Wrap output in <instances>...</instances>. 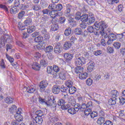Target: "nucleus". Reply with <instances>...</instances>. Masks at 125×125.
Segmentation results:
<instances>
[{
	"mask_svg": "<svg viewBox=\"0 0 125 125\" xmlns=\"http://www.w3.org/2000/svg\"><path fill=\"white\" fill-rule=\"evenodd\" d=\"M49 14L52 18H53V20H56V21L57 22L58 21V19L56 18L57 16H59V13L57 11V10H54L50 11L49 13Z\"/></svg>",
	"mask_w": 125,
	"mask_h": 125,
	"instance_id": "7",
	"label": "nucleus"
},
{
	"mask_svg": "<svg viewBox=\"0 0 125 125\" xmlns=\"http://www.w3.org/2000/svg\"><path fill=\"white\" fill-rule=\"evenodd\" d=\"M32 18H27L26 20L24 21V23L25 26H30V25H32Z\"/></svg>",
	"mask_w": 125,
	"mask_h": 125,
	"instance_id": "23",
	"label": "nucleus"
},
{
	"mask_svg": "<svg viewBox=\"0 0 125 125\" xmlns=\"http://www.w3.org/2000/svg\"><path fill=\"white\" fill-rule=\"evenodd\" d=\"M59 74V77L61 80H66L67 77V71L64 69H61Z\"/></svg>",
	"mask_w": 125,
	"mask_h": 125,
	"instance_id": "10",
	"label": "nucleus"
},
{
	"mask_svg": "<svg viewBox=\"0 0 125 125\" xmlns=\"http://www.w3.org/2000/svg\"><path fill=\"white\" fill-rule=\"evenodd\" d=\"M60 90L62 92L65 93H66L67 91L69 90V88L65 87L63 85H62L61 86V87H60Z\"/></svg>",
	"mask_w": 125,
	"mask_h": 125,
	"instance_id": "44",
	"label": "nucleus"
},
{
	"mask_svg": "<svg viewBox=\"0 0 125 125\" xmlns=\"http://www.w3.org/2000/svg\"><path fill=\"white\" fill-rule=\"evenodd\" d=\"M74 108L76 112H79V111H80V110L81 111V105L79 104H76L74 105Z\"/></svg>",
	"mask_w": 125,
	"mask_h": 125,
	"instance_id": "48",
	"label": "nucleus"
},
{
	"mask_svg": "<svg viewBox=\"0 0 125 125\" xmlns=\"http://www.w3.org/2000/svg\"><path fill=\"white\" fill-rule=\"evenodd\" d=\"M125 33H123L121 34H118L117 35V39L118 41V42H125Z\"/></svg>",
	"mask_w": 125,
	"mask_h": 125,
	"instance_id": "11",
	"label": "nucleus"
},
{
	"mask_svg": "<svg viewBox=\"0 0 125 125\" xmlns=\"http://www.w3.org/2000/svg\"><path fill=\"white\" fill-rule=\"evenodd\" d=\"M47 85H48V82L47 81L43 80L40 82L39 84L40 91L43 92L46 89Z\"/></svg>",
	"mask_w": 125,
	"mask_h": 125,
	"instance_id": "5",
	"label": "nucleus"
},
{
	"mask_svg": "<svg viewBox=\"0 0 125 125\" xmlns=\"http://www.w3.org/2000/svg\"><path fill=\"white\" fill-rule=\"evenodd\" d=\"M32 9L33 10H34L35 11H38V10H41L42 9V7H41V6L40 5H33L32 7Z\"/></svg>",
	"mask_w": 125,
	"mask_h": 125,
	"instance_id": "31",
	"label": "nucleus"
},
{
	"mask_svg": "<svg viewBox=\"0 0 125 125\" xmlns=\"http://www.w3.org/2000/svg\"><path fill=\"white\" fill-rule=\"evenodd\" d=\"M103 125H113V122L111 121L107 120L104 124Z\"/></svg>",
	"mask_w": 125,
	"mask_h": 125,
	"instance_id": "64",
	"label": "nucleus"
},
{
	"mask_svg": "<svg viewBox=\"0 0 125 125\" xmlns=\"http://www.w3.org/2000/svg\"><path fill=\"white\" fill-rule=\"evenodd\" d=\"M56 7V5L54 3L53 4L52 3L50 4L48 6L49 9H51V10H52L53 9L55 10Z\"/></svg>",
	"mask_w": 125,
	"mask_h": 125,
	"instance_id": "60",
	"label": "nucleus"
},
{
	"mask_svg": "<svg viewBox=\"0 0 125 125\" xmlns=\"http://www.w3.org/2000/svg\"><path fill=\"white\" fill-rule=\"evenodd\" d=\"M6 57L9 61V62H10V63H13V62H14V59L11 57L10 56L8 55V54H6Z\"/></svg>",
	"mask_w": 125,
	"mask_h": 125,
	"instance_id": "52",
	"label": "nucleus"
},
{
	"mask_svg": "<svg viewBox=\"0 0 125 125\" xmlns=\"http://www.w3.org/2000/svg\"><path fill=\"white\" fill-rule=\"evenodd\" d=\"M82 22H83V23L85 22H87L88 20V15L87 14H83L81 16V19H80Z\"/></svg>",
	"mask_w": 125,
	"mask_h": 125,
	"instance_id": "17",
	"label": "nucleus"
},
{
	"mask_svg": "<svg viewBox=\"0 0 125 125\" xmlns=\"http://www.w3.org/2000/svg\"><path fill=\"white\" fill-rule=\"evenodd\" d=\"M62 8H63V6H62V4H58L57 5H56V9L55 10H57V11L58 12V11H60L61 10H62Z\"/></svg>",
	"mask_w": 125,
	"mask_h": 125,
	"instance_id": "47",
	"label": "nucleus"
},
{
	"mask_svg": "<svg viewBox=\"0 0 125 125\" xmlns=\"http://www.w3.org/2000/svg\"><path fill=\"white\" fill-rule=\"evenodd\" d=\"M88 76V74L86 72H85L83 73L80 74L79 78L81 80H85V79H86V78H87Z\"/></svg>",
	"mask_w": 125,
	"mask_h": 125,
	"instance_id": "25",
	"label": "nucleus"
},
{
	"mask_svg": "<svg viewBox=\"0 0 125 125\" xmlns=\"http://www.w3.org/2000/svg\"><path fill=\"white\" fill-rule=\"evenodd\" d=\"M32 69L36 71H40L41 69V65L39 63L35 62L34 65H32Z\"/></svg>",
	"mask_w": 125,
	"mask_h": 125,
	"instance_id": "27",
	"label": "nucleus"
},
{
	"mask_svg": "<svg viewBox=\"0 0 125 125\" xmlns=\"http://www.w3.org/2000/svg\"><path fill=\"white\" fill-rule=\"evenodd\" d=\"M91 109L90 108H88L87 109H85L84 111V114L85 115V116H88L89 115H90L91 113Z\"/></svg>",
	"mask_w": 125,
	"mask_h": 125,
	"instance_id": "53",
	"label": "nucleus"
},
{
	"mask_svg": "<svg viewBox=\"0 0 125 125\" xmlns=\"http://www.w3.org/2000/svg\"><path fill=\"white\" fill-rule=\"evenodd\" d=\"M0 67L1 69H4L6 68V66L5 65V62H4V60L3 59H1L0 61Z\"/></svg>",
	"mask_w": 125,
	"mask_h": 125,
	"instance_id": "34",
	"label": "nucleus"
},
{
	"mask_svg": "<svg viewBox=\"0 0 125 125\" xmlns=\"http://www.w3.org/2000/svg\"><path fill=\"white\" fill-rule=\"evenodd\" d=\"M16 109H17L16 105H13L10 108L9 112H11V114H13V113H15L16 111Z\"/></svg>",
	"mask_w": 125,
	"mask_h": 125,
	"instance_id": "42",
	"label": "nucleus"
},
{
	"mask_svg": "<svg viewBox=\"0 0 125 125\" xmlns=\"http://www.w3.org/2000/svg\"><path fill=\"white\" fill-rule=\"evenodd\" d=\"M72 46V43L70 42H67L64 43L63 44V49H65V50H68V49H69V48H71Z\"/></svg>",
	"mask_w": 125,
	"mask_h": 125,
	"instance_id": "18",
	"label": "nucleus"
},
{
	"mask_svg": "<svg viewBox=\"0 0 125 125\" xmlns=\"http://www.w3.org/2000/svg\"><path fill=\"white\" fill-rule=\"evenodd\" d=\"M53 69H52V66H50L47 67V72L48 74H50V75H51L53 72Z\"/></svg>",
	"mask_w": 125,
	"mask_h": 125,
	"instance_id": "54",
	"label": "nucleus"
},
{
	"mask_svg": "<svg viewBox=\"0 0 125 125\" xmlns=\"http://www.w3.org/2000/svg\"><path fill=\"white\" fill-rule=\"evenodd\" d=\"M36 30V26L34 25L29 26L27 28V33L28 34H32L33 32H35Z\"/></svg>",
	"mask_w": 125,
	"mask_h": 125,
	"instance_id": "19",
	"label": "nucleus"
},
{
	"mask_svg": "<svg viewBox=\"0 0 125 125\" xmlns=\"http://www.w3.org/2000/svg\"><path fill=\"white\" fill-rule=\"evenodd\" d=\"M33 123L35 124H38L39 125H42L43 122V120L42 117H35V118L32 119Z\"/></svg>",
	"mask_w": 125,
	"mask_h": 125,
	"instance_id": "12",
	"label": "nucleus"
},
{
	"mask_svg": "<svg viewBox=\"0 0 125 125\" xmlns=\"http://www.w3.org/2000/svg\"><path fill=\"white\" fill-rule=\"evenodd\" d=\"M36 114L38 116L37 117H41L42 118L43 116V112L42 110H39L36 112Z\"/></svg>",
	"mask_w": 125,
	"mask_h": 125,
	"instance_id": "58",
	"label": "nucleus"
},
{
	"mask_svg": "<svg viewBox=\"0 0 125 125\" xmlns=\"http://www.w3.org/2000/svg\"><path fill=\"white\" fill-rule=\"evenodd\" d=\"M94 69V63L93 62L89 63L88 65L87 66L88 71L89 72H92V71H93Z\"/></svg>",
	"mask_w": 125,
	"mask_h": 125,
	"instance_id": "24",
	"label": "nucleus"
},
{
	"mask_svg": "<svg viewBox=\"0 0 125 125\" xmlns=\"http://www.w3.org/2000/svg\"><path fill=\"white\" fill-rule=\"evenodd\" d=\"M44 51L46 53H47L48 52H51V51H53V47L50 45L48 46L45 48Z\"/></svg>",
	"mask_w": 125,
	"mask_h": 125,
	"instance_id": "38",
	"label": "nucleus"
},
{
	"mask_svg": "<svg viewBox=\"0 0 125 125\" xmlns=\"http://www.w3.org/2000/svg\"><path fill=\"white\" fill-rule=\"evenodd\" d=\"M73 82L70 80H68L65 82V85L68 87V88L72 87L73 86Z\"/></svg>",
	"mask_w": 125,
	"mask_h": 125,
	"instance_id": "35",
	"label": "nucleus"
},
{
	"mask_svg": "<svg viewBox=\"0 0 125 125\" xmlns=\"http://www.w3.org/2000/svg\"><path fill=\"white\" fill-rule=\"evenodd\" d=\"M85 60V58L81 57L80 55L76 54L74 58V63L76 66H82L86 63Z\"/></svg>",
	"mask_w": 125,
	"mask_h": 125,
	"instance_id": "3",
	"label": "nucleus"
},
{
	"mask_svg": "<svg viewBox=\"0 0 125 125\" xmlns=\"http://www.w3.org/2000/svg\"><path fill=\"white\" fill-rule=\"evenodd\" d=\"M15 119H16V121L17 122H22L23 121V117L21 115H15Z\"/></svg>",
	"mask_w": 125,
	"mask_h": 125,
	"instance_id": "30",
	"label": "nucleus"
},
{
	"mask_svg": "<svg viewBox=\"0 0 125 125\" xmlns=\"http://www.w3.org/2000/svg\"><path fill=\"white\" fill-rule=\"evenodd\" d=\"M65 103L66 102H65V100H63L62 99H60L58 102V105L62 107V106L65 105Z\"/></svg>",
	"mask_w": 125,
	"mask_h": 125,
	"instance_id": "37",
	"label": "nucleus"
},
{
	"mask_svg": "<svg viewBox=\"0 0 125 125\" xmlns=\"http://www.w3.org/2000/svg\"><path fill=\"white\" fill-rule=\"evenodd\" d=\"M116 104H117V98H111L108 100L109 105H116Z\"/></svg>",
	"mask_w": 125,
	"mask_h": 125,
	"instance_id": "22",
	"label": "nucleus"
},
{
	"mask_svg": "<svg viewBox=\"0 0 125 125\" xmlns=\"http://www.w3.org/2000/svg\"><path fill=\"white\" fill-rule=\"evenodd\" d=\"M59 21L60 24H64V23H65V21H66V18L64 17H61L59 18Z\"/></svg>",
	"mask_w": 125,
	"mask_h": 125,
	"instance_id": "59",
	"label": "nucleus"
},
{
	"mask_svg": "<svg viewBox=\"0 0 125 125\" xmlns=\"http://www.w3.org/2000/svg\"><path fill=\"white\" fill-rule=\"evenodd\" d=\"M18 28L20 31H24L25 30V25L23 24V23L21 22H19L18 24Z\"/></svg>",
	"mask_w": 125,
	"mask_h": 125,
	"instance_id": "41",
	"label": "nucleus"
},
{
	"mask_svg": "<svg viewBox=\"0 0 125 125\" xmlns=\"http://www.w3.org/2000/svg\"><path fill=\"white\" fill-rule=\"evenodd\" d=\"M59 28V26L57 24H54L51 26V31L53 32H55V31H57Z\"/></svg>",
	"mask_w": 125,
	"mask_h": 125,
	"instance_id": "32",
	"label": "nucleus"
},
{
	"mask_svg": "<svg viewBox=\"0 0 125 125\" xmlns=\"http://www.w3.org/2000/svg\"><path fill=\"white\" fill-rule=\"evenodd\" d=\"M53 70L56 73H58V72L60 71V68L56 65H54L53 67Z\"/></svg>",
	"mask_w": 125,
	"mask_h": 125,
	"instance_id": "55",
	"label": "nucleus"
},
{
	"mask_svg": "<svg viewBox=\"0 0 125 125\" xmlns=\"http://www.w3.org/2000/svg\"><path fill=\"white\" fill-rule=\"evenodd\" d=\"M106 52H107V53H114V48L108 46L106 48Z\"/></svg>",
	"mask_w": 125,
	"mask_h": 125,
	"instance_id": "49",
	"label": "nucleus"
},
{
	"mask_svg": "<svg viewBox=\"0 0 125 125\" xmlns=\"http://www.w3.org/2000/svg\"><path fill=\"white\" fill-rule=\"evenodd\" d=\"M54 51L55 53H61V52H62V46L61 44L60 43H56Z\"/></svg>",
	"mask_w": 125,
	"mask_h": 125,
	"instance_id": "8",
	"label": "nucleus"
},
{
	"mask_svg": "<svg viewBox=\"0 0 125 125\" xmlns=\"http://www.w3.org/2000/svg\"><path fill=\"white\" fill-rule=\"evenodd\" d=\"M39 102L41 104H46L48 106H50L51 108H56L57 105L54 97L52 96L48 98L47 102H45V99L40 98Z\"/></svg>",
	"mask_w": 125,
	"mask_h": 125,
	"instance_id": "2",
	"label": "nucleus"
},
{
	"mask_svg": "<svg viewBox=\"0 0 125 125\" xmlns=\"http://www.w3.org/2000/svg\"><path fill=\"white\" fill-rule=\"evenodd\" d=\"M121 46L122 44L120 42H114L113 43V46L115 47V49H120Z\"/></svg>",
	"mask_w": 125,
	"mask_h": 125,
	"instance_id": "45",
	"label": "nucleus"
},
{
	"mask_svg": "<svg viewBox=\"0 0 125 125\" xmlns=\"http://www.w3.org/2000/svg\"><path fill=\"white\" fill-rule=\"evenodd\" d=\"M71 33H72V29H71V28H68L64 31L65 36H70V35H71Z\"/></svg>",
	"mask_w": 125,
	"mask_h": 125,
	"instance_id": "39",
	"label": "nucleus"
},
{
	"mask_svg": "<svg viewBox=\"0 0 125 125\" xmlns=\"http://www.w3.org/2000/svg\"><path fill=\"white\" fill-rule=\"evenodd\" d=\"M24 15H25V11H21L18 14V19H22V18L24 17Z\"/></svg>",
	"mask_w": 125,
	"mask_h": 125,
	"instance_id": "50",
	"label": "nucleus"
},
{
	"mask_svg": "<svg viewBox=\"0 0 125 125\" xmlns=\"http://www.w3.org/2000/svg\"><path fill=\"white\" fill-rule=\"evenodd\" d=\"M42 41H43V38L41 36L34 39V42H41Z\"/></svg>",
	"mask_w": 125,
	"mask_h": 125,
	"instance_id": "36",
	"label": "nucleus"
},
{
	"mask_svg": "<svg viewBox=\"0 0 125 125\" xmlns=\"http://www.w3.org/2000/svg\"><path fill=\"white\" fill-rule=\"evenodd\" d=\"M19 11V10L16 7H12L10 9V12L11 14H16Z\"/></svg>",
	"mask_w": 125,
	"mask_h": 125,
	"instance_id": "26",
	"label": "nucleus"
},
{
	"mask_svg": "<svg viewBox=\"0 0 125 125\" xmlns=\"http://www.w3.org/2000/svg\"><path fill=\"white\" fill-rule=\"evenodd\" d=\"M67 112H68V113L71 115H74L76 114V111L74 108L70 107L68 109Z\"/></svg>",
	"mask_w": 125,
	"mask_h": 125,
	"instance_id": "46",
	"label": "nucleus"
},
{
	"mask_svg": "<svg viewBox=\"0 0 125 125\" xmlns=\"http://www.w3.org/2000/svg\"><path fill=\"white\" fill-rule=\"evenodd\" d=\"M40 65L43 67H46L47 66V62L44 60H42L40 61Z\"/></svg>",
	"mask_w": 125,
	"mask_h": 125,
	"instance_id": "51",
	"label": "nucleus"
},
{
	"mask_svg": "<svg viewBox=\"0 0 125 125\" xmlns=\"http://www.w3.org/2000/svg\"><path fill=\"white\" fill-rule=\"evenodd\" d=\"M83 67L81 66H77L75 69V72L76 74H80V73H83Z\"/></svg>",
	"mask_w": 125,
	"mask_h": 125,
	"instance_id": "20",
	"label": "nucleus"
},
{
	"mask_svg": "<svg viewBox=\"0 0 125 125\" xmlns=\"http://www.w3.org/2000/svg\"><path fill=\"white\" fill-rule=\"evenodd\" d=\"M8 39H9V36L8 35H5L0 38V48L3 47L5 45V42H7Z\"/></svg>",
	"mask_w": 125,
	"mask_h": 125,
	"instance_id": "6",
	"label": "nucleus"
},
{
	"mask_svg": "<svg viewBox=\"0 0 125 125\" xmlns=\"http://www.w3.org/2000/svg\"><path fill=\"white\" fill-rule=\"evenodd\" d=\"M5 102L7 104H11V103H13V99L10 97H7L5 99Z\"/></svg>",
	"mask_w": 125,
	"mask_h": 125,
	"instance_id": "33",
	"label": "nucleus"
},
{
	"mask_svg": "<svg viewBox=\"0 0 125 125\" xmlns=\"http://www.w3.org/2000/svg\"><path fill=\"white\" fill-rule=\"evenodd\" d=\"M104 38H108V39H109L110 40H113V41H115V40H117V35L116 34L110 33L106 36H104Z\"/></svg>",
	"mask_w": 125,
	"mask_h": 125,
	"instance_id": "16",
	"label": "nucleus"
},
{
	"mask_svg": "<svg viewBox=\"0 0 125 125\" xmlns=\"http://www.w3.org/2000/svg\"><path fill=\"white\" fill-rule=\"evenodd\" d=\"M86 108V104H85L84 103H82V104H80L81 111H83V110H85Z\"/></svg>",
	"mask_w": 125,
	"mask_h": 125,
	"instance_id": "57",
	"label": "nucleus"
},
{
	"mask_svg": "<svg viewBox=\"0 0 125 125\" xmlns=\"http://www.w3.org/2000/svg\"><path fill=\"white\" fill-rule=\"evenodd\" d=\"M63 57L65 59L67 62H70L73 59V54H70V53H64Z\"/></svg>",
	"mask_w": 125,
	"mask_h": 125,
	"instance_id": "13",
	"label": "nucleus"
},
{
	"mask_svg": "<svg viewBox=\"0 0 125 125\" xmlns=\"http://www.w3.org/2000/svg\"><path fill=\"white\" fill-rule=\"evenodd\" d=\"M26 92H27L28 93H33V92L36 91V87H34L33 85L28 86L26 88Z\"/></svg>",
	"mask_w": 125,
	"mask_h": 125,
	"instance_id": "15",
	"label": "nucleus"
},
{
	"mask_svg": "<svg viewBox=\"0 0 125 125\" xmlns=\"http://www.w3.org/2000/svg\"><path fill=\"white\" fill-rule=\"evenodd\" d=\"M74 33L75 34H76V35H82V33H83V30L80 28H76L74 30Z\"/></svg>",
	"mask_w": 125,
	"mask_h": 125,
	"instance_id": "40",
	"label": "nucleus"
},
{
	"mask_svg": "<svg viewBox=\"0 0 125 125\" xmlns=\"http://www.w3.org/2000/svg\"><path fill=\"white\" fill-rule=\"evenodd\" d=\"M110 94L112 98H117L119 95V92L116 90H112L110 92Z\"/></svg>",
	"mask_w": 125,
	"mask_h": 125,
	"instance_id": "21",
	"label": "nucleus"
},
{
	"mask_svg": "<svg viewBox=\"0 0 125 125\" xmlns=\"http://www.w3.org/2000/svg\"><path fill=\"white\" fill-rule=\"evenodd\" d=\"M94 26L95 30L98 31L101 36L104 35V37H107L109 34H111V30H110V28H108V29L106 31V33H105L104 29L108 27V25L103 21L100 22H95L94 23Z\"/></svg>",
	"mask_w": 125,
	"mask_h": 125,
	"instance_id": "1",
	"label": "nucleus"
},
{
	"mask_svg": "<svg viewBox=\"0 0 125 125\" xmlns=\"http://www.w3.org/2000/svg\"><path fill=\"white\" fill-rule=\"evenodd\" d=\"M72 6H68L66 7L64 11V15L67 18H69L70 20H73L74 19L72 18V16L74 15L72 13Z\"/></svg>",
	"mask_w": 125,
	"mask_h": 125,
	"instance_id": "4",
	"label": "nucleus"
},
{
	"mask_svg": "<svg viewBox=\"0 0 125 125\" xmlns=\"http://www.w3.org/2000/svg\"><path fill=\"white\" fill-rule=\"evenodd\" d=\"M68 91L70 94H74L77 91V88L76 87L72 86L68 88Z\"/></svg>",
	"mask_w": 125,
	"mask_h": 125,
	"instance_id": "28",
	"label": "nucleus"
},
{
	"mask_svg": "<svg viewBox=\"0 0 125 125\" xmlns=\"http://www.w3.org/2000/svg\"><path fill=\"white\" fill-rule=\"evenodd\" d=\"M19 8H20V9H22L23 10H24V9L29 8V5L21 4L20 5Z\"/></svg>",
	"mask_w": 125,
	"mask_h": 125,
	"instance_id": "63",
	"label": "nucleus"
},
{
	"mask_svg": "<svg viewBox=\"0 0 125 125\" xmlns=\"http://www.w3.org/2000/svg\"><path fill=\"white\" fill-rule=\"evenodd\" d=\"M87 24L90 25V24H92L95 22V18L93 17H90L88 18V21H87Z\"/></svg>",
	"mask_w": 125,
	"mask_h": 125,
	"instance_id": "29",
	"label": "nucleus"
},
{
	"mask_svg": "<svg viewBox=\"0 0 125 125\" xmlns=\"http://www.w3.org/2000/svg\"><path fill=\"white\" fill-rule=\"evenodd\" d=\"M98 114H97V112L96 111H93L91 113H90V117L92 119H94L95 118H96V117H98Z\"/></svg>",
	"mask_w": 125,
	"mask_h": 125,
	"instance_id": "56",
	"label": "nucleus"
},
{
	"mask_svg": "<svg viewBox=\"0 0 125 125\" xmlns=\"http://www.w3.org/2000/svg\"><path fill=\"white\" fill-rule=\"evenodd\" d=\"M103 114H104V112L103 111L100 112V116H101V117H100L97 121V123L98 124V125H101L105 122V118L103 117Z\"/></svg>",
	"mask_w": 125,
	"mask_h": 125,
	"instance_id": "9",
	"label": "nucleus"
},
{
	"mask_svg": "<svg viewBox=\"0 0 125 125\" xmlns=\"http://www.w3.org/2000/svg\"><path fill=\"white\" fill-rule=\"evenodd\" d=\"M81 18L82 14L80 12H77L75 14V19H76V20H77L78 21V20H81Z\"/></svg>",
	"mask_w": 125,
	"mask_h": 125,
	"instance_id": "43",
	"label": "nucleus"
},
{
	"mask_svg": "<svg viewBox=\"0 0 125 125\" xmlns=\"http://www.w3.org/2000/svg\"><path fill=\"white\" fill-rule=\"evenodd\" d=\"M61 109H62V110H69V109H70V105L69 104H64L63 106H61Z\"/></svg>",
	"mask_w": 125,
	"mask_h": 125,
	"instance_id": "62",
	"label": "nucleus"
},
{
	"mask_svg": "<svg viewBox=\"0 0 125 125\" xmlns=\"http://www.w3.org/2000/svg\"><path fill=\"white\" fill-rule=\"evenodd\" d=\"M52 91L54 94H58L60 92V86L54 85L52 88Z\"/></svg>",
	"mask_w": 125,
	"mask_h": 125,
	"instance_id": "14",
	"label": "nucleus"
},
{
	"mask_svg": "<svg viewBox=\"0 0 125 125\" xmlns=\"http://www.w3.org/2000/svg\"><path fill=\"white\" fill-rule=\"evenodd\" d=\"M87 31L89 33H94V28L92 26H89L87 27Z\"/></svg>",
	"mask_w": 125,
	"mask_h": 125,
	"instance_id": "61",
	"label": "nucleus"
}]
</instances>
